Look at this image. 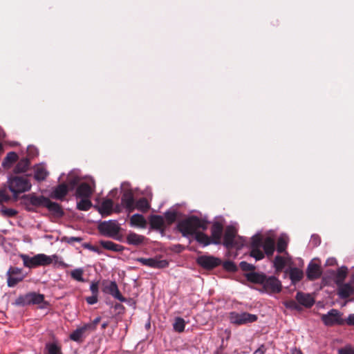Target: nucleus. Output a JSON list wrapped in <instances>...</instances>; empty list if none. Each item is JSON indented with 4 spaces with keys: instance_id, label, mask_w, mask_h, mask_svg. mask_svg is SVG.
<instances>
[{
    "instance_id": "1",
    "label": "nucleus",
    "mask_w": 354,
    "mask_h": 354,
    "mask_svg": "<svg viewBox=\"0 0 354 354\" xmlns=\"http://www.w3.org/2000/svg\"><path fill=\"white\" fill-rule=\"evenodd\" d=\"M250 256L255 259L256 261L263 259L266 255L270 257L273 255L275 250V242L274 239L267 236L264 239L257 233L251 238L250 244Z\"/></svg>"
},
{
    "instance_id": "2",
    "label": "nucleus",
    "mask_w": 354,
    "mask_h": 354,
    "mask_svg": "<svg viewBox=\"0 0 354 354\" xmlns=\"http://www.w3.org/2000/svg\"><path fill=\"white\" fill-rule=\"evenodd\" d=\"M246 279L253 283L262 286V292L269 294L279 293L281 291V281L274 276H267L263 272H248L245 274Z\"/></svg>"
},
{
    "instance_id": "3",
    "label": "nucleus",
    "mask_w": 354,
    "mask_h": 354,
    "mask_svg": "<svg viewBox=\"0 0 354 354\" xmlns=\"http://www.w3.org/2000/svg\"><path fill=\"white\" fill-rule=\"evenodd\" d=\"M20 258L23 261L24 266L28 268H34L39 266H47L53 263H58V256L57 254H53L50 256L45 254H37L33 257H29L25 254H21ZM59 264L63 267H66L67 265L63 262L59 261Z\"/></svg>"
},
{
    "instance_id": "4",
    "label": "nucleus",
    "mask_w": 354,
    "mask_h": 354,
    "mask_svg": "<svg viewBox=\"0 0 354 354\" xmlns=\"http://www.w3.org/2000/svg\"><path fill=\"white\" fill-rule=\"evenodd\" d=\"M178 229L183 236L194 235L199 229L206 230L207 223L196 216H192L180 221Z\"/></svg>"
},
{
    "instance_id": "5",
    "label": "nucleus",
    "mask_w": 354,
    "mask_h": 354,
    "mask_svg": "<svg viewBox=\"0 0 354 354\" xmlns=\"http://www.w3.org/2000/svg\"><path fill=\"white\" fill-rule=\"evenodd\" d=\"M7 184L14 197L28 192L32 187L30 181L26 176L10 175L8 178Z\"/></svg>"
},
{
    "instance_id": "6",
    "label": "nucleus",
    "mask_w": 354,
    "mask_h": 354,
    "mask_svg": "<svg viewBox=\"0 0 354 354\" xmlns=\"http://www.w3.org/2000/svg\"><path fill=\"white\" fill-rule=\"evenodd\" d=\"M120 230V225L116 220L104 221L99 225V231L101 234L118 241L122 240L119 236Z\"/></svg>"
},
{
    "instance_id": "7",
    "label": "nucleus",
    "mask_w": 354,
    "mask_h": 354,
    "mask_svg": "<svg viewBox=\"0 0 354 354\" xmlns=\"http://www.w3.org/2000/svg\"><path fill=\"white\" fill-rule=\"evenodd\" d=\"M257 319L256 315L250 314L248 313H236L232 312L230 314V320L231 323L236 324H245L247 323H252Z\"/></svg>"
},
{
    "instance_id": "8",
    "label": "nucleus",
    "mask_w": 354,
    "mask_h": 354,
    "mask_svg": "<svg viewBox=\"0 0 354 354\" xmlns=\"http://www.w3.org/2000/svg\"><path fill=\"white\" fill-rule=\"evenodd\" d=\"M6 276L8 287H15L18 283L23 281L24 278L21 268L12 266L8 269Z\"/></svg>"
},
{
    "instance_id": "9",
    "label": "nucleus",
    "mask_w": 354,
    "mask_h": 354,
    "mask_svg": "<svg viewBox=\"0 0 354 354\" xmlns=\"http://www.w3.org/2000/svg\"><path fill=\"white\" fill-rule=\"evenodd\" d=\"M136 261L140 263L142 266H145L151 268L162 269L168 267L169 262L165 259H158L156 258H143L138 257L135 259Z\"/></svg>"
},
{
    "instance_id": "10",
    "label": "nucleus",
    "mask_w": 354,
    "mask_h": 354,
    "mask_svg": "<svg viewBox=\"0 0 354 354\" xmlns=\"http://www.w3.org/2000/svg\"><path fill=\"white\" fill-rule=\"evenodd\" d=\"M196 262L202 268L207 270H212L220 266L221 260L219 258L213 256L203 255L197 258Z\"/></svg>"
},
{
    "instance_id": "11",
    "label": "nucleus",
    "mask_w": 354,
    "mask_h": 354,
    "mask_svg": "<svg viewBox=\"0 0 354 354\" xmlns=\"http://www.w3.org/2000/svg\"><path fill=\"white\" fill-rule=\"evenodd\" d=\"M322 320L327 326L341 325L344 323L341 313L336 309H332L323 315Z\"/></svg>"
},
{
    "instance_id": "12",
    "label": "nucleus",
    "mask_w": 354,
    "mask_h": 354,
    "mask_svg": "<svg viewBox=\"0 0 354 354\" xmlns=\"http://www.w3.org/2000/svg\"><path fill=\"white\" fill-rule=\"evenodd\" d=\"M223 230V225L219 221H215L213 223L211 227V239L212 244L218 245L221 244V239Z\"/></svg>"
},
{
    "instance_id": "13",
    "label": "nucleus",
    "mask_w": 354,
    "mask_h": 354,
    "mask_svg": "<svg viewBox=\"0 0 354 354\" xmlns=\"http://www.w3.org/2000/svg\"><path fill=\"white\" fill-rule=\"evenodd\" d=\"M121 203L127 212H131L135 209L133 194L131 190L125 191L121 198Z\"/></svg>"
},
{
    "instance_id": "14",
    "label": "nucleus",
    "mask_w": 354,
    "mask_h": 354,
    "mask_svg": "<svg viewBox=\"0 0 354 354\" xmlns=\"http://www.w3.org/2000/svg\"><path fill=\"white\" fill-rule=\"evenodd\" d=\"M62 348L58 340L53 339L46 343L44 354H63Z\"/></svg>"
},
{
    "instance_id": "15",
    "label": "nucleus",
    "mask_w": 354,
    "mask_h": 354,
    "mask_svg": "<svg viewBox=\"0 0 354 354\" xmlns=\"http://www.w3.org/2000/svg\"><path fill=\"white\" fill-rule=\"evenodd\" d=\"M236 231L232 227H227L223 237V245L227 248H231L236 246L235 241Z\"/></svg>"
},
{
    "instance_id": "16",
    "label": "nucleus",
    "mask_w": 354,
    "mask_h": 354,
    "mask_svg": "<svg viewBox=\"0 0 354 354\" xmlns=\"http://www.w3.org/2000/svg\"><path fill=\"white\" fill-rule=\"evenodd\" d=\"M306 275L308 279L310 280H315L319 278L322 275L320 266L316 263L310 261L307 267Z\"/></svg>"
},
{
    "instance_id": "17",
    "label": "nucleus",
    "mask_w": 354,
    "mask_h": 354,
    "mask_svg": "<svg viewBox=\"0 0 354 354\" xmlns=\"http://www.w3.org/2000/svg\"><path fill=\"white\" fill-rule=\"evenodd\" d=\"M295 298L299 304L306 308H310L315 304L314 298L308 293L298 292Z\"/></svg>"
},
{
    "instance_id": "18",
    "label": "nucleus",
    "mask_w": 354,
    "mask_h": 354,
    "mask_svg": "<svg viewBox=\"0 0 354 354\" xmlns=\"http://www.w3.org/2000/svg\"><path fill=\"white\" fill-rule=\"evenodd\" d=\"M104 292L111 295L120 301H125V298L121 295L115 281H111L104 287Z\"/></svg>"
},
{
    "instance_id": "19",
    "label": "nucleus",
    "mask_w": 354,
    "mask_h": 354,
    "mask_svg": "<svg viewBox=\"0 0 354 354\" xmlns=\"http://www.w3.org/2000/svg\"><path fill=\"white\" fill-rule=\"evenodd\" d=\"M68 192L66 184L62 183L55 187L51 192L50 196L57 200H63Z\"/></svg>"
},
{
    "instance_id": "20",
    "label": "nucleus",
    "mask_w": 354,
    "mask_h": 354,
    "mask_svg": "<svg viewBox=\"0 0 354 354\" xmlns=\"http://www.w3.org/2000/svg\"><path fill=\"white\" fill-rule=\"evenodd\" d=\"M285 274H288L292 284L295 285L304 277L303 271L298 268H290L285 270Z\"/></svg>"
},
{
    "instance_id": "21",
    "label": "nucleus",
    "mask_w": 354,
    "mask_h": 354,
    "mask_svg": "<svg viewBox=\"0 0 354 354\" xmlns=\"http://www.w3.org/2000/svg\"><path fill=\"white\" fill-rule=\"evenodd\" d=\"M149 224L151 229L163 232L165 230V221L162 216L152 215L149 218Z\"/></svg>"
},
{
    "instance_id": "22",
    "label": "nucleus",
    "mask_w": 354,
    "mask_h": 354,
    "mask_svg": "<svg viewBox=\"0 0 354 354\" xmlns=\"http://www.w3.org/2000/svg\"><path fill=\"white\" fill-rule=\"evenodd\" d=\"M145 237L133 232H129L126 236V243L128 245L139 246L143 244Z\"/></svg>"
},
{
    "instance_id": "23",
    "label": "nucleus",
    "mask_w": 354,
    "mask_h": 354,
    "mask_svg": "<svg viewBox=\"0 0 354 354\" xmlns=\"http://www.w3.org/2000/svg\"><path fill=\"white\" fill-rule=\"evenodd\" d=\"M25 199L33 206L45 207L48 198L44 196H37L35 194H28L25 196Z\"/></svg>"
},
{
    "instance_id": "24",
    "label": "nucleus",
    "mask_w": 354,
    "mask_h": 354,
    "mask_svg": "<svg viewBox=\"0 0 354 354\" xmlns=\"http://www.w3.org/2000/svg\"><path fill=\"white\" fill-rule=\"evenodd\" d=\"M93 193L92 187L86 183H82L76 189L77 198H89Z\"/></svg>"
},
{
    "instance_id": "25",
    "label": "nucleus",
    "mask_w": 354,
    "mask_h": 354,
    "mask_svg": "<svg viewBox=\"0 0 354 354\" xmlns=\"http://www.w3.org/2000/svg\"><path fill=\"white\" fill-rule=\"evenodd\" d=\"M337 289V295L339 298L345 299L349 297L354 292L352 286L348 283H339Z\"/></svg>"
},
{
    "instance_id": "26",
    "label": "nucleus",
    "mask_w": 354,
    "mask_h": 354,
    "mask_svg": "<svg viewBox=\"0 0 354 354\" xmlns=\"http://www.w3.org/2000/svg\"><path fill=\"white\" fill-rule=\"evenodd\" d=\"M45 207H46L49 212L57 217H62L64 214L61 205L57 203L51 201L49 198L46 202Z\"/></svg>"
},
{
    "instance_id": "27",
    "label": "nucleus",
    "mask_w": 354,
    "mask_h": 354,
    "mask_svg": "<svg viewBox=\"0 0 354 354\" xmlns=\"http://www.w3.org/2000/svg\"><path fill=\"white\" fill-rule=\"evenodd\" d=\"M100 244L103 248L107 250L113 252H122L124 250V246L111 241L101 240L100 241Z\"/></svg>"
},
{
    "instance_id": "28",
    "label": "nucleus",
    "mask_w": 354,
    "mask_h": 354,
    "mask_svg": "<svg viewBox=\"0 0 354 354\" xmlns=\"http://www.w3.org/2000/svg\"><path fill=\"white\" fill-rule=\"evenodd\" d=\"M147 221L145 217L140 214H135L130 218V225L144 228L146 227Z\"/></svg>"
},
{
    "instance_id": "29",
    "label": "nucleus",
    "mask_w": 354,
    "mask_h": 354,
    "mask_svg": "<svg viewBox=\"0 0 354 354\" xmlns=\"http://www.w3.org/2000/svg\"><path fill=\"white\" fill-rule=\"evenodd\" d=\"M48 175L46 167L42 165H39L35 168L34 178L37 181H43L46 180Z\"/></svg>"
},
{
    "instance_id": "30",
    "label": "nucleus",
    "mask_w": 354,
    "mask_h": 354,
    "mask_svg": "<svg viewBox=\"0 0 354 354\" xmlns=\"http://www.w3.org/2000/svg\"><path fill=\"white\" fill-rule=\"evenodd\" d=\"M30 165V162L28 158H24L21 159L15 167L13 169L14 174H20L26 172Z\"/></svg>"
},
{
    "instance_id": "31",
    "label": "nucleus",
    "mask_w": 354,
    "mask_h": 354,
    "mask_svg": "<svg viewBox=\"0 0 354 354\" xmlns=\"http://www.w3.org/2000/svg\"><path fill=\"white\" fill-rule=\"evenodd\" d=\"M101 321L100 317H97L94 319V320L90 323H88L85 324L82 328H77L73 332L77 333V332H84V330H97V325L100 324Z\"/></svg>"
},
{
    "instance_id": "32",
    "label": "nucleus",
    "mask_w": 354,
    "mask_h": 354,
    "mask_svg": "<svg viewBox=\"0 0 354 354\" xmlns=\"http://www.w3.org/2000/svg\"><path fill=\"white\" fill-rule=\"evenodd\" d=\"M195 240L203 245V247H205L212 243V239L209 236L203 232H196L194 234Z\"/></svg>"
},
{
    "instance_id": "33",
    "label": "nucleus",
    "mask_w": 354,
    "mask_h": 354,
    "mask_svg": "<svg viewBox=\"0 0 354 354\" xmlns=\"http://www.w3.org/2000/svg\"><path fill=\"white\" fill-rule=\"evenodd\" d=\"M18 159V155L15 151H10L7 153L6 156L3 160L2 165L4 167H10Z\"/></svg>"
},
{
    "instance_id": "34",
    "label": "nucleus",
    "mask_w": 354,
    "mask_h": 354,
    "mask_svg": "<svg viewBox=\"0 0 354 354\" xmlns=\"http://www.w3.org/2000/svg\"><path fill=\"white\" fill-rule=\"evenodd\" d=\"M286 265V259L285 257L277 255L273 261V267L276 271H281Z\"/></svg>"
},
{
    "instance_id": "35",
    "label": "nucleus",
    "mask_w": 354,
    "mask_h": 354,
    "mask_svg": "<svg viewBox=\"0 0 354 354\" xmlns=\"http://www.w3.org/2000/svg\"><path fill=\"white\" fill-rule=\"evenodd\" d=\"M81 200L77 203V208L79 210L82 211H87L88 210L92 205L89 198H80Z\"/></svg>"
},
{
    "instance_id": "36",
    "label": "nucleus",
    "mask_w": 354,
    "mask_h": 354,
    "mask_svg": "<svg viewBox=\"0 0 354 354\" xmlns=\"http://www.w3.org/2000/svg\"><path fill=\"white\" fill-rule=\"evenodd\" d=\"M30 305L41 304L44 301V296L42 294L36 292H29Z\"/></svg>"
},
{
    "instance_id": "37",
    "label": "nucleus",
    "mask_w": 354,
    "mask_h": 354,
    "mask_svg": "<svg viewBox=\"0 0 354 354\" xmlns=\"http://www.w3.org/2000/svg\"><path fill=\"white\" fill-rule=\"evenodd\" d=\"M185 327V322L184 319L180 317H175L173 322V328L176 332H183Z\"/></svg>"
},
{
    "instance_id": "38",
    "label": "nucleus",
    "mask_w": 354,
    "mask_h": 354,
    "mask_svg": "<svg viewBox=\"0 0 354 354\" xmlns=\"http://www.w3.org/2000/svg\"><path fill=\"white\" fill-rule=\"evenodd\" d=\"M137 209L142 212H145L149 208L147 200L145 198H141L135 203V209Z\"/></svg>"
},
{
    "instance_id": "39",
    "label": "nucleus",
    "mask_w": 354,
    "mask_h": 354,
    "mask_svg": "<svg viewBox=\"0 0 354 354\" xmlns=\"http://www.w3.org/2000/svg\"><path fill=\"white\" fill-rule=\"evenodd\" d=\"M348 269L345 266H342L337 271L335 282L337 285L342 283L346 277Z\"/></svg>"
},
{
    "instance_id": "40",
    "label": "nucleus",
    "mask_w": 354,
    "mask_h": 354,
    "mask_svg": "<svg viewBox=\"0 0 354 354\" xmlns=\"http://www.w3.org/2000/svg\"><path fill=\"white\" fill-rule=\"evenodd\" d=\"M288 246V242L286 239L283 236H280L278 239L277 244V251L278 253H286V248Z\"/></svg>"
},
{
    "instance_id": "41",
    "label": "nucleus",
    "mask_w": 354,
    "mask_h": 354,
    "mask_svg": "<svg viewBox=\"0 0 354 354\" xmlns=\"http://www.w3.org/2000/svg\"><path fill=\"white\" fill-rule=\"evenodd\" d=\"M15 304L17 306H29L30 305L29 293L19 296L16 299Z\"/></svg>"
},
{
    "instance_id": "42",
    "label": "nucleus",
    "mask_w": 354,
    "mask_h": 354,
    "mask_svg": "<svg viewBox=\"0 0 354 354\" xmlns=\"http://www.w3.org/2000/svg\"><path fill=\"white\" fill-rule=\"evenodd\" d=\"M165 218L168 224H171L176 221L177 218V212L176 209H172L167 211L165 213Z\"/></svg>"
},
{
    "instance_id": "43",
    "label": "nucleus",
    "mask_w": 354,
    "mask_h": 354,
    "mask_svg": "<svg viewBox=\"0 0 354 354\" xmlns=\"http://www.w3.org/2000/svg\"><path fill=\"white\" fill-rule=\"evenodd\" d=\"M84 270L82 268H76L71 272V277L80 282H84L85 280L83 278Z\"/></svg>"
},
{
    "instance_id": "44",
    "label": "nucleus",
    "mask_w": 354,
    "mask_h": 354,
    "mask_svg": "<svg viewBox=\"0 0 354 354\" xmlns=\"http://www.w3.org/2000/svg\"><path fill=\"white\" fill-rule=\"evenodd\" d=\"M113 203L111 199H106L104 201L102 204L100 209L103 213L110 214L112 211Z\"/></svg>"
},
{
    "instance_id": "45",
    "label": "nucleus",
    "mask_w": 354,
    "mask_h": 354,
    "mask_svg": "<svg viewBox=\"0 0 354 354\" xmlns=\"http://www.w3.org/2000/svg\"><path fill=\"white\" fill-rule=\"evenodd\" d=\"M240 268L243 271H251L250 272H254L256 267L253 264L249 263L246 261H241L239 263Z\"/></svg>"
},
{
    "instance_id": "46",
    "label": "nucleus",
    "mask_w": 354,
    "mask_h": 354,
    "mask_svg": "<svg viewBox=\"0 0 354 354\" xmlns=\"http://www.w3.org/2000/svg\"><path fill=\"white\" fill-rule=\"evenodd\" d=\"M83 239L78 236H64L62 237V241L67 243L70 245H73L75 242L80 243Z\"/></svg>"
},
{
    "instance_id": "47",
    "label": "nucleus",
    "mask_w": 354,
    "mask_h": 354,
    "mask_svg": "<svg viewBox=\"0 0 354 354\" xmlns=\"http://www.w3.org/2000/svg\"><path fill=\"white\" fill-rule=\"evenodd\" d=\"M1 212L3 216L7 217H14L17 214V211L12 208L1 209Z\"/></svg>"
},
{
    "instance_id": "48",
    "label": "nucleus",
    "mask_w": 354,
    "mask_h": 354,
    "mask_svg": "<svg viewBox=\"0 0 354 354\" xmlns=\"http://www.w3.org/2000/svg\"><path fill=\"white\" fill-rule=\"evenodd\" d=\"M338 354H354V348L351 345H346L338 350Z\"/></svg>"
},
{
    "instance_id": "49",
    "label": "nucleus",
    "mask_w": 354,
    "mask_h": 354,
    "mask_svg": "<svg viewBox=\"0 0 354 354\" xmlns=\"http://www.w3.org/2000/svg\"><path fill=\"white\" fill-rule=\"evenodd\" d=\"M70 339L78 343L82 342L84 339V333H71Z\"/></svg>"
},
{
    "instance_id": "50",
    "label": "nucleus",
    "mask_w": 354,
    "mask_h": 354,
    "mask_svg": "<svg viewBox=\"0 0 354 354\" xmlns=\"http://www.w3.org/2000/svg\"><path fill=\"white\" fill-rule=\"evenodd\" d=\"M82 247L84 248L88 249V250H89L91 251L95 252H96L97 254H101L102 253L101 250L97 247L93 246V245H91L88 243H83L82 244Z\"/></svg>"
},
{
    "instance_id": "51",
    "label": "nucleus",
    "mask_w": 354,
    "mask_h": 354,
    "mask_svg": "<svg viewBox=\"0 0 354 354\" xmlns=\"http://www.w3.org/2000/svg\"><path fill=\"white\" fill-rule=\"evenodd\" d=\"M223 267L229 271H235L236 269V265L230 261H225L223 264Z\"/></svg>"
},
{
    "instance_id": "52",
    "label": "nucleus",
    "mask_w": 354,
    "mask_h": 354,
    "mask_svg": "<svg viewBox=\"0 0 354 354\" xmlns=\"http://www.w3.org/2000/svg\"><path fill=\"white\" fill-rule=\"evenodd\" d=\"M10 198V196L5 190H0V203L7 202Z\"/></svg>"
},
{
    "instance_id": "53",
    "label": "nucleus",
    "mask_w": 354,
    "mask_h": 354,
    "mask_svg": "<svg viewBox=\"0 0 354 354\" xmlns=\"http://www.w3.org/2000/svg\"><path fill=\"white\" fill-rule=\"evenodd\" d=\"M310 242L314 246L317 247L321 243L320 237L317 234H313L311 236Z\"/></svg>"
},
{
    "instance_id": "54",
    "label": "nucleus",
    "mask_w": 354,
    "mask_h": 354,
    "mask_svg": "<svg viewBox=\"0 0 354 354\" xmlns=\"http://www.w3.org/2000/svg\"><path fill=\"white\" fill-rule=\"evenodd\" d=\"M98 283L97 282H92L90 285V290L92 292V295H98Z\"/></svg>"
},
{
    "instance_id": "55",
    "label": "nucleus",
    "mask_w": 354,
    "mask_h": 354,
    "mask_svg": "<svg viewBox=\"0 0 354 354\" xmlns=\"http://www.w3.org/2000/svg\"><path fill=\"white\" fill-rule=\"evenodd\" d=\"M86 301L90 305L95 304L98 301L97 295H92L91 296L86 297Z\"/></svg>"
},
{
    "instance_id": "56",
    "label": "nucleus",
    "mask_w": 354,
    "mask_h": 354,
    "mask_svg": "<svg viewBox=\"0 0 354 354\" xmlns=\"http://www.w3.org/2000/svg\"><path fill=\"white\" fill-rule=\"evenodd\" d=\"M266 348L264 345H261L258 349H257L253 354H265Z\"/></svg>"
},
{
    "instance_id": "57",
    "label": "nucleus",
    "mask_w": 354,
    "mask_h": 354,
    "mask_svg": "<svg viewBox=\"0 0 354 354\" xmlns=\"http://www.w3.org/2000/svg\"><path fill=\"white\" fill-rule=\"evenodd\" d=\"M346 323L348 325L354 326V314L350 315L347 319Z\"/></svg>"
},
{
    "instance_id": "58",
    "label": "nucleus",
    "mask_w": 354,
    "mask_h": 354,
    "mask_svg": "<svg viewBox=\"0 0 354 354\" xmlns=\"http://www.w3.org/2000/svg\"><path fill=\"white\" fill-rule=\"evenodd\" d=\"M292 354H303L299 348H295L292 350Z\"/></svg>"
},
{
    "instance_id": "59",
    "label": "nucleus",
    "mask_w": 354,
    "mask_h": 354,
    "mask_svg": "<svg viewBox=\"0 0 354 354\" xmlns=\"http://www.w3.org/2000/svg\"><path fill=\"white\" fill-rule=\"evenodd\" d=\"M107 326V322H103L102 324H101V329L103 330L105 328V327Z\"/></svg>"
},
{
    "instance_id": "60",
    "label": "nucleus",
    "mask_w": 354,
    "mask_h": 354,
    "mask_svg": "<svg viewBox=\"0 0 354 354\" xmlns=\"http://www.w3.org/2000/svg\"><path fill=\"white\" fill-rule=\"evenodd\" d=\"M335 259H331L330 261V263H329L330 264H332L333 263V261H335Z\"/></svg>"
},
{
    "instance_id": "61",
    "label": "nucleus",
    "mask_w": 354,
    "mask_h": 354,
    "mask_svg": "<svg viewBox=\"0 0 354 354\" xmlns=\"http://www.w3.org/2000/svg\"><path fill=\"white\" fill-rule=\"evenodd\" d=\"M335 259H331L330 261V263H329L330 264H332L333 263V261H335Z\"/></svg>"
}]
</instances>
